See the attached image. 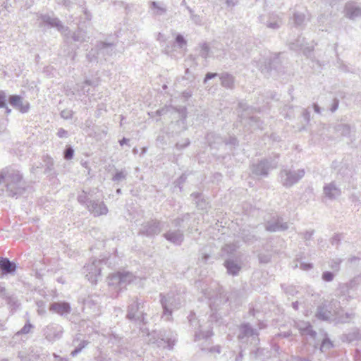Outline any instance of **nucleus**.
<instances>
[{
	"mask_svg": "<svg viewBox=\"0 0 361 361\" xmlns=\"http://www.w3.org/2000/svg\"><path fill=\"white\" fill-rule=\"evenodd\" d=\"M63 327L57 324H50L43 329V334L49 341H54L61 338Z\"/></svg>",
	"mask_w": 361,
	"mask_h": 361,
	"instance_id": "obj_14",
	"label": "nucleus"
},
{
	"mask_svg": "<svg viewBox=\"0 0 361 361\" xmlns=\"http://www.w3.org/2000/svg\"><path fill=\"white\" fill-rule=\"evenodd\" d=\"M190 216L191 215L190 213L183 214L181 216H178L177 218L173 219L172 224L175 227L178 228V229H180V228L183 226V224L185 221H188L190 220Z\"/></svg>",
	"mask_w": 361,
	"mask_h": 361,
	"instance_id": "obj_41",
	"label": "nucleus"
},
{
	"mask_svg": "<svg viewBox=\"0 0 361 361\" xmlns=\"http://www.w3.org/2000/svg\"><path fill=\"white\" fill-rule=\"evenodd\" d=\"M238 107L243 110V113L240 116L242 121L245 120L246 123L254 129L262 130L264 128L263 121L258 116L250 115L254 112H261L262 110L260 107H250L243 102L238 103Z\"/></svg>",
	"mask_w": 361,
	"mask_h": 361,
	"instance_id": "obj_7",
	"label": "nucleus"
},
{
	"mask_svg": "<svg viewBox=\"0 0 361 361\" xmlns=\"http://www.w3.org/2000/svg\"><path fill=\"white\" fill-rule=\"evenodd\" d=\"M42 161L44 164V173L49 176L54 177L56 175V173L54 171V162L52 157L49 154L44 155Z\"/></svg>",
	"mask_w": 361,
	"mask_h": 361,
	"instance_id": "obj_32",
	"label": "nucleus"
},
{
	"mask_svg": "<svg viewBox=\"0 0 361 361\" xmlns=\"http://www.w3.org/2000/svg\"><path fill=\"white\" fill-rule=\"evenodd\" d=\"M306 15L300 11H294L293 16L289 19V24L295 27L302 29L305 25Z\"/></svg>",
	"mask_w": 361,
	"mask_h": 361,
	"instance_id": "obj_27",
	"label": "nucleus"
},
{
	"mask_svg": "<svg viewBox=\"0 0 361 361\" xmlns=\"http://www.w3.org/2000/svg\"><path fill=\"white\" fill-rule=\"evenodd\" d=\"M190 197L192 198L198 209L207 210L209 207V202L202 192H192Z\"/></svg>",
	"mask_w": 361,
	"mask_h": 361,
	"instance_id": "obj_30",
	"label": "nucleus"
},
{
	"mask_svg": "<svg viewBox=\"0 0 361 361\" xmlns=\"http://www.w3.org/2000/svg\"><path fill=\"white\" fill-rule=\"evenodd\" d=\"M164 224L157 219H151L140 225L138 235L149 238H154L161 232Z\"/></svg>",
	"mask_w": 361,
	"mask_h": 361,
	"instance_id": "obj_9",
	"label": "nucleus"
},
{
	"mask_svg": "<svg viewBox=\"0 0 361 361\" xmlns=\"http://www.w3.org/2000/svg\"><path fill=\"white\" fill-rule=\"evenodd\" d=\"M159 298L163 309L162 317L169 321L171 319L173 311L179 309L182 305L180 296L171 292L167 294L160 293Z\"/></svg>",
	"mask_w": 361,
	"mask_h": 361,
	"instance_id": "obj_5",
	"label": "nucleus"
},
{
	"mask_svg": "<svg viewBox=\"0 0 361 361\" xmlns=\"http://www.w3.org/2000/svg\"><path fill=\"white\" fill-rule=\"evenodd\" d=\"M37 21L40 27L56 28L58 31L63 32L68 30L54 14L39 13L37 15Z\"/></svg>",
	"mask_w": 361,
	"mask_h": 361,
	"instance_id": "obj_12",
	"label": "nucleus"
},
{
	"mask_svg": "<svg viewBox=\"0 0 361 361\" xmlns=\"http://www.w3.org/2000/svg\"><path fill=\"white\" fill-rule=\"evenodd\" d=\"M190 326L194 330V341H198L202 339L207 341L213 336V326H212L214 319H216L214 314L210 315V319L207 325L202 326L196 317L194 312H190L187 317Z\"/></svg>",
	"mask_w": 361,
	"mask_h": 361,
	"instance_id": "obj_3",
	"label": "nucleus"
},
{
	"mask_svg": "<svg viewBox=\"0 0 361 361\" xmlns=\"http://www.w3.org/2000/svg\"><path fill=\"white\" fill-rule=\"evenodd\" d=\"M305 174V171L303 169L294 170L291 168H283L281 169L279 177L282 185L288 188L298 183Z\"/></svg>",
	"mask_w": 361,
	"mask_h": 361,
	"instance_id": "obj_8",
	"label": "nucleus"
},
{
	"mask_svg": "<svg viewBox=\"0 0 361 361\" xmlns=\"http://www.w3.org/2000/svg\"><path fill=\"white\" fill-rule=\"evenodd\" d=\"M89 343L87 341H82L79 345L71 353V355L72 357H75L79 353L82 351V350L87 346V345Z\"/></svg>",
	"mask_w": 361,
	"mask_h": 361,
	"instance_id": "obj_55",
	"label": "nucleus"
},
{
	"mask_svg": "<svg viewBox=\"0 0 361 361\" xmlns=\"http://www.w3.org/2000/svg\"><path fill=\"white\" fill-rule=\"evenodd\" d=\"M288 228V225L286 222H283V219L280 216L273 218L267 221L265 224V229L269 232L283 231Z\"/></svg>",
	"mask_w": 361,
	"mask_h": 361,
	"instance_id": "obj_20",
	"label": "nucleus"
},
{
	"mask_svg": "<svg viewBox=\"0 0 361 361\" xmlns=\"http://www.w3.org/2000/svg\"><path fill=\"white\" fill-rule=\"evenodd\" d=\"M109 285L118 286L120 289H122V275L121 271L114 273L109 276Z\"/></svg>",
	"mask_w": 361,
	"mask_h": 361,
	"instance_id": "obj_38",
	"label": "nucleus"
},
{
	"mask_svg": "<svg viewBox=\"0 0 361 361\" xmlns=\"http://www.w3.org/2000/svg\"><path fill=\"white\" fill-rule=\"evenodd\" d=\"M337 68L344 73H353V70L348 67L341 59H337Z\"/></svg>",
	"mask_w": 361,
	"mask_h": 361,
	"instance_id": "obj_52",
	"label": "nucleus"
},
{
	"mask_svg": "<svg viewBox=\"0 0 361 361\" xmlns=\"http://www.w3.org/2000/svg\"><path fill=\"white\" fill-rule=\"evenodd\" d=\"M4 299L12 310H16L20 306V302L18 300L17 297L14 295H7Z\"/></svg>",
	"mask_w": 361,
	"mask_h": 361,
	"instance_id": "obj_42",
	"label": "nucleus"
},
{
	"mask_svg": "<svg viewBox=\"0 0 361 361\" xmlns=\"http://www.w3.org/2000/svg\"><path fill=\"white\" fill-rule=\"evenodd\" d=\"M284 14L283 13L271 12L261 15L259 17V22L267 28L277 30L284 24Z\"/></svg>",
	"mask_w": 361,
	"mask_h": 361,
	"instance_id": "obj_11",
	"label": "nucleus"
},
{
	"mask_svg": "<svg viewBox=\"0 0 361 361\" xmlns=\"http://www.w3.org/2000/svg\"><path fill=\"white\" fill-rule=\"evenodd\" d=\"M121 275H122L123 288H124L127 284L131 283L135 278L134 275L129 271H121Z\"/></svg>",
	"mask_w": 361,
	"mask_h": 361,
	"instance_id": "obj_48",
	"label": "nucleus"
},
{
	"mask_svg": "<svg viewBox=\"0 0 361 361\" xmlns=\"http://www.w3.org/2000/svg\"><path fill=\"white\" fill-rule=\"evenodd\" d=\"M86 209L94 216H99L106 215L108 213V208L102 201L92 200L86 207Z\"/></svg>",
	"mask_w": 361,
	"mask_h": 361,
	"instance_id": "obj_19",
	"label": "nucleus"
},
{
	"mask_svg": "<svg viewBox=\"0 0 361 361\" xmlns=\"http://www.w3.org/2000/svg\"><path fill=\"white\" fill-rule=\"evenodd\" d=\"M190 145V140L189 138H185L184 140L183 143L177 142L175 145V147L178 150H183V149L188 147Z\"/></svg>",
	"mask_w": 361,
	"mask_h": 361,
	"instance_id": "obj_62",
	"label": "nucleus"
},
{
	"mask_svg": "<svg viewBox=\"0 0 361 361\" xmlns=\"http://www.w3.org/2000/svg\"><path fill=\"white\" fill-rule=\"evenodd\" d=\"M240 235L243 241L247 244H252L258 240V237L248 230H243Z\"/></svg>",
	"mask_w": 361,
	"mask_h": 361,
	"instance_id": "obj_37",
	"label": "nucleus"
},
{
	"mask_svg": "<svg viewBox=\"0 0 361 361\" xmlns=\"http://www.w3.org/2000/svg\"><path fill=\"white\" fill-rule=\"evenodd\" d=\"M74 149L71 145H66L63 151V158L66 160H71L74 157Z\"/></svg>",
	"mask_w": 361,
	"mask_h": 361,
	"instance_id": "obj_51",
	"label": "nucleus"
},
{
	"mask_svg": "<svg viewBox=\"0 0 361 361\" xmlns=\"http://www.w3.org/2000/svg\"><path fill=\"white\" fill-rule=\"evenodd\" d=\"M71 306L66 301H56L49 304V310L61 317H66L71 312Z\"/></svg>",
	"mask_w": 361,
	"mask_h": 361,
	"instance_id": "obj_17",
	"label": "nucleus"
},
{
	"mask_svg": "<svg viewBox=\"0 0 361 361\" xmlns=\"http://www.w3.org/2000/svg\"><path fill=\"white\" fill-rule=\"evenodd\" d=\"M0 195L18 199L30 192L32 186L24 178L23 173L13 166L0 171Z\"/></svg>",
	"mask_w": 361,
	"mask_h": 361,
	"instance_id": "obj_1",
	"label": "nucleus"
},
{
	"mask_svg": "<svg viewBox=\"0 0 361 361\" xmlns=\"http://www.w3.org/2000/svg\"><path fill=\"white\" fill-rule=\"evenodd\" d=\"M344 12L345 16L351 20L361 17V8L357 6L353 2H348L345 4Z\"/></svg>",
	"mask_w": 361,
	"mask_h": 361,
	"instance_id": "obj_26",
	"label": "nucleus"
},
{
	"mask_svg": "<svg viewBox=\"0 0 361 361\" xmlns=\"http://www.w3.org/2000/svg\"><path fill=\"white\" fill-rule=\"evenodd\" d=\"M187 10L190 13V20L197 25H202L203 24V18L197 14H195L194 11L189 6H187Z\"/></svg>",
	"mask_w": 361,
	"mask_h": 361,
	"instance_id": "obj_44",
	"label": "nucleus"
},
{
	"mask_svg": "<svg viewBox=\"0 0 361 361\" xmlns=\"http://www.w3.org/2000/svg\"><path fill=\"white\" fill-rule=\"evenodd\" d=\"M71 38L74 42H83L85 41L86 32L81 29H78L71 35Z\"/></svg>",
	"mask_w": 361,
	"mask_h": 361,
	"instance_id": "obj_47",
	"label": "nucleus"
},
{
	"mask_svg": "<svg viewBox=\"0 0 361 361\" xmlns=\"http://www.w3.org/2000/svg\"><path fill=\"white\" fill-rule=\"evenodd\" d=\"M209 47L207 43H203L201 45L200 51V56L204 59H207L209 57Z\"/></svg>",
	"mask_w": 361,
	"mask_h": 361,
	"instance_id": "obj_57",
	"label": "nucleus"
},
{
	"mask_svg": "<svg viewBox=\"0 0 361 361\" xmlns=\"http://www.w3.org/2000/svg\"><path fill=\"white\" fill-rule=\"evenodd\" d=\"M341 262L340 259H333L329 261V266L333 270V272H338L340 270Z\"/></svg>",
	"mask_w": 361,
	"mask_h": 361,
	"instance_id": "obj_53",
	"label": "nucleus"
},
{
	"mask_svg": "<svg viewBox=\"0 0 361 361\" xmlns=\"http://www.w3.org/2000/svg\"><path fill=\"white\" fill-rule=\"evenodd\" d=\"M60 115L64 119H71L73 117V111L69 109H64L61 111Z\"/></svg>",
	"mask_w": 361,
	"mask_h": 361,
	"instance_id": "obj_64",
	"label": "nucleus"
},
{
	"mask_svg": "<svg viewBox=\"0 0 361 361\" xmlns=\"http://www.w3.org/2000/svg\"><path fill=\"white\" fill-rule=\"evenodd\" d=\"M178 111L180 114V118L173 124V127L177 128L176 133L180 134L188 129L186 123L187 109L181 107L178 109Z\"/></svg>",
	"mask_w": 361,
	"mask_h": 361,
	"instance_id": "obj_24",
	"label": "nucleus"
},
{
	"mask_svg": "<svg viewBox=\"0 0 361 361\" xmlns=\"http://www.w3.org/2000/svg\"><path fill=\"white\" fill-rule=\"evenodd\" d=\"M302 331L312 338H314L317 335L316 331L312 329V327L310 324H307L306 326L302 329Z\"/></svg>",
	"mask_w": 361,
	"mask_h": 361,
	"instance_id": "obj_63",
	"label": "nucleus"
},
{
	"mask_svg": "<svg viewBox=\"0 0 361 361\" xmlns=\"http://www.w3.org/2000/svg\"><path fill=\"white\" fill-rule=\"evenodd\" d=\"M99 298L97 295H89L83 300V305L85 307L94 309L99 302Z\"/></svg>",
	"mask_w": 361,
	"mask_h": 361,
	"instance_id": "obj_39",
	"label": "nucleus"
},
{
	"mask_svg": "<svg viewBox=\"0 0 361 361\" xmlns=\"http://www.w3.org/2000/svg\"><path fill=\"white\" fill-rule=\"evenodd\" d=\"M98 85V81L97 80H90V79H86L82 86H81V91L83 92L84 94L88 95L90 93V89L87 88L86 86H91L93 87H95Z\"/></svg>",
	"mask_w": 361,
	"mask_h": 361,
	"instance_id": "obj_43",
	"label": "nucleus"
},
{
	"mask_svg": "<svg viewBox=\"0 0 361 361\" xmlns=\"http://www.w3.org/2000/svg\"><path fill=\"white\" fill-rule=\"evenodd\" d=\"M224 265L226 269L227 273L233 276H237L241 270V266L230 257L224 261Z\"/></svg>",
	"mask_w": 361,
	"mask_h": 361,
	"instance_id": "obj_29",
	"label": "nucleus"
},
{
	"mask_svg": "<svg viewBox=\"0 0 361 361\" xmlns=\"http://www.w3.org/2000/svg\"><path fill=\"white\" fill-rule=\"evenodd\" d=\"M323 192L329 200H335L341 195V189L337 187L334 181L326 184L323 188Z\"/></svg>",
	"mask_w": 361,
	"mask_h": 361,
	"instance_id": "obj_25",
	"label": "nucleus"
},
{
	"mask_svg": "<svg viewBox=\"0 0 361 361\" xmlns=\"http://www.w3.org/2000/svg\"><path fill=\"white\" fill-rule=\"evenodd\" d=\"M342 238V233H335L330 239V243L333 246H336V247H338L341 244Z\"/></svg>",
	"mask_w": 361,
	"mask_h": 361,
	"instance_id": "obj_56",
	"label": "nucleus"
},
{
	"mask_svg": "<svg viewBox=\"0 0 361 361\" xmlns=\"http://www.w3.org/2000/svg\"><path fill=\"white\" fill-rule=\"evenodd\" d=\"M255 62L261 73L266 77L271 75L273 71L277 73L284 71L283 61L281 53L274 54L263 61Z\"/></svg>",
	"mask_w": 361,
	"mask_h": 361,
	"instance_id": "obj_4",
	"label": "nucleus"
},
{
	"mask_svg": "<svg viewBox=\"0 0 361 361\" xmlns=\"http://www.w3.org/2000/svg\"><path fill=\"white\" fill-rule=\"evenodd\" d=\"M163 236L166 240L176 245H180L184 240L183 231L180 229L169 231Z\"/></svg>",
	"mask_w": 361,
	"mask_h": 361,
	"instance_id": "obj_23",
	"label": "nucleus"
},
{
	"mask_svg": "<svg viewBox=\"0 0 361 361\" xmlns=\"http://www.w3.org/2000/svg\"><path fill=\"white\" fill-rule=\"evenodd\" d=\"M331 312L326 304H322L317 308L316 317L322 321H327L331 318Z\"/></svg>",
	"mask_w": 361,
	"mask_h": 361,
	"instance_id": "obj_35",
	"label": "nucleus"
},
{
	"mask_svg": "<svg viewBox=\"0 0 361 361\" xmlns=\"http://www.w3.org/2000/svg\"><path fill=\"white\" fill-rule=\"evenodd\" d=\"M250 350L249 358L251 361L268 360L271 355V351L266 348H260L258 345H252Z\"/></svg>",
	"mask_w": 361,
	"mask_h": 361,
	"instance_id": "obj_16",
	"label": "nucleus"
},
{
	"mask_svg": "<svg viewBox=\"0 0 361 361\" xmlns=\"http://www.w3.org/2000/svg\"><path fill=\"white\" fill-rule=\"evenodd\" d=\"M33 328H34V326L28 320L25 323L24 326L20 331H18L17 333L15 334V335L13 336V339H18V338L20 335H22V334H27L30 333L31 329H33Z\"/></svg>",
	"mask_w": 361,
	"mask_h": 361,
	"instance_id": "obj_46",
	"label": "nucleus"
},
{
	"mask_svg": "<svg viewBox=\"0 0 361 361\" xmlns=\"http://www.w3.org/2000/svg\"><path fill=\"white\" fill-rule=\"evenodd\" d=\"M314 233V230H310V231H306L305 232L300 233L299 235L302 237V238L306 241L305 245L307 246L309 245V243L307 241L310 240L312 239V235Z\"/></svg>",
	"mask_w": 361,
	"mask_h": 361,
	"instance_id": "obj_58",
	"label": "nucleus"
},
{
	"mask_svg": "<svg viewBox=\"0 0 361 361\" xmlns=\"http://www.w3.org/2000/svg\"><path fill=\"white\" fill-rule=\"evenodd\" d=\"M127 176L128 173L126 170L116 171L115 174L113 176L111 180L114 182L118 183L120 181L126 180Z\"/></svg>",
	"mask_w": 361,
	"mask_h": 361,
	"instance_id": "obj_49",
	"label": "nucleus"
},
{
	"mask_svg": "<svg viewBox=\"0 0 361 361\" xmlns=\"http://www.w3.org/2000/svg\"><path fill=\"white\" fill-rule=\"evenodd\" d=\"M238 338L241 343L250 342L251 345L255 346L258 345L260 341L257 331L249 323H244L240 326Z\"/></svg>",
	"mask_w": 361,
	"mask_h": 361,
	"instance_id": "obj_10",
	"label": "nucleus"
},
{
	"mask_svg": "<svg viewBox=\"0 0 361 361\" xmlns=\"http://www.w3.org/2000/svg\"><path fill=\"white\" fill-rule=\"evenodd\" d=\"M176 43L180 48H183L187 44V41L181 34H178L175 39Z\"/></svg>",
	"mask_w": 361,
	"mask_h": 361,
	"instance_id": "obj_60",
	"label": "nucleus"
},
{
	"mask_svg": "<svg viewBox=\"0 0 361 361\" xmlns=\"http://www.w3.org/2000/svg\"><path fill=\"white\" fill-rule=\"evenodd\" d=\"M111 49V44L99 42L97 44L95 48L91 49L87 54L86 57L89 62L97 61L100 54H104L105 49Z\"/></svg>",
	"mask_w": 361,
	"mask_h": 361,
	"instance_id": "obj_21",
	"label": "nucleus"
},
{
	"mask_svg": "<svg viewBox=\"0 0 361 361\" xmlns=\"http://www.w3.org/2000/svg\"><path fill=\"white\" fill-rule=\"evenodd\" d=\"M205 140L211 148H218L219 145H221L224 142V137L214 132L207 133Z\"/></svg>",
	"mask_w": 361,
	"mask_h": 361,
	"instance_id": "obj_28",
	"label": "nucleus"
},
{
	"mask_svg": "<svg viewBox=\"0 0 361 361\" xmlns=\"http://www.w3.org/2000/svg\"><path fill=\"white\" fill-rule=\"evenodd\" d=\"M335 276L334 272L325 271L322 273V279L326 282H331L334 280Z\"/></svg>",
	"mask_w": 361,
	"mask_h": 361,
	"instance_id": "obj_59",
	"label": "nucleus"
},
{
	"mask_svg": "<svg viewBox=\"0 0 361 361\" xmlns=\"http://www.w3.org/2000/svg\"><path fill=\"white\" fill-rule=\"evenodd\" d=\"M147 341L149 343L156 344L158 347L165 348L166 345L171 349L175 344V340L169 338L166 336L165 330L152 331L147 332Z\"/></svg>",
	"mask_w": 361,
	"mask_h": 361,
	"instance_id": "obj_13",
	"label": "nucleus"
},
{
	"mask_svg": "<svg viewBox=\"0 0 361 361\" xmlns=\"http://www.w3.org/2000/svg\"><path fill=\"white\" fill-rule=\"evenodd\" d=\"M219 78L221 80V85L222 87L232 90L235 87V77L227 73L224 72L219 75Z\"/></svg>",
	"mask_w": 361,
	"mask_h": 361,
	"instance_id": "obj_31",
	"label": "nucleus"
},
{
	"mask_svg": "<svg viewBox=\"0 0 361 361\" xmlns=\"http://www.w3.org/2000/svg\"><path fill=\"white\" fill-rule=\"evenodd\" d=\"M305 43V38L301 36H299L293 42H290L289 43V48L293 51H298L302 49Z\"/></svg>",
	"mask_w": 361,
	"mask_h": 361,
	"instance_id": "obj_40",
	"label": "nucleus"
},
{
	"mask_svg": "<svg viewBox=\"0 0 361 361\" xmlns=\"http://www.w3.org/2000/svg\"><path fill=\"white\" fill-rule=\"evenodd\" d=\"M16 262L11 261L7 257H0V277L6 276H14L17 270Z\"/></svg>",
	"mask_w": 361,
	"mask_h": 361,
	"instance_id": "obj_15",
	"label": "nucleus"
},
{
	"mask_svg": "<svg viewBox=\"0 0 361 361\" xmlns=\"http://www.w3.org/2000/svg\"><path fill=\"white\" fill-rule=\"evenodd\" d=\"M8 97L4 90H0V109L6 107L8 102Z\"/></svg>",
	"mask_w": 361,
	"mask_h": 361,
	"instance_id": "obj_61",
	"label": "nucleus"
},
{
	"mask_svg": "<svg viewBox=\"0 0 361 361\" xmlns=\"http://www.w3.org/2000/svg\"><path fill=\"white\" fill-rule=\"evenodd\" d=\"M99 264H100V261L94 259L91 264L85 266L87 272L86 277L92 283H95L97 277L101 274V269L98 267Z\"/></svg>",
	"mask_w": 361,
	"mask_h": 361,
	"instance_id": "obj_22",
	"label": "nucleus"
},
{
	"mask_svg": "<svg viewBox=\"0 0 361 361\" xmlns=\"http://www.w3.org/2000/svg\"><path fill=\"white\" fill-rule=\"evenodd\" d=\"M226 145L231 146V149H234L239 145V141L235 135H230L228 138H224V142Z\"/></svg>",
	"mask_w": 361,
	"mask_h": 361,
	"instance_id": "obj_50",
	"label": "nucleus"
},
{
	"mask_svg": "<svg viewBox=\"0 0 361 361\" xmlns=\"http://www.w3.org/2000/svg\"><path fill=\"white\" fill-rule=\"evenodd\" d=\"M187 180V175L185 173H182L174 182L175 186L178 187L180 191L183 190V185L185 183Z\"/></svg>",
	"mask_w": 361,
	"mask_h": 361,
	"instance_id": "obj_54",
	"label": "nucleus"
},
{
	"mask_svg": "<svg viewBox=\"0 0 361 361\" xmlns=\"http://www.w3.org/2000/svg\"><path fill=\"white\" fill-rule=\"evenodd\" d=\"M334 132L341 137H350L351 126L345 123H336L334 126Z\"/></svg>",
	"mask_w": 361,
	"mask_h": 361,
	"instance_id": "obj_34",
	"label": "nucleus"
},
{
	"mask_svg": "<svg viewBox=\"0 0 361 361\" xmlns=\"http://www.w3.org/2000/svg\"><path fill=\"white\" fill-rule=\"evenodd\" d=\"M334 343L330 340V338L327 336V335H325V337L322 341L321 345H320V350L323 353H325L330 349L334 348Z\"/></svg>",
	"mask_w": 361,
	"mask_h": 361,
	"instance_id": "obj_45",
	"label": "nucleus"
},
{
	"mask_svg": "<svg viewBox=\"0 0 361 361\" xmlns=\"http://www.w3.org/2000/svg\"><path fill=\"white\" fill-rule=\"evenodd\" d=\"M95 189H89V190H82L77 197L78 202L82 204L85 206V207L88 205L90 202L92 201V194L94 193Z\"/></svg>",
	"mask_w": 361,
	"mask_h": 361,
	"instance_id": "obj_33",
	"label": "nucleus"
},
{
	"mask_svg": "<svg viewBox=\"0 0 361 361\" xmlns=\"http://www.w3.org/2000/svg\"><path fill=\"white\" fill-rule=\"evenodd\" d=\"M341 339L343 342L348 343L360 341L361 340V333L358 329H353L349 333L343 334Z\"/></svg>",
	"mask_w": 361,
	"mask_h": 361,
	"instance_id": "obj_36",
	"label": "nucleus"
},
{
	"mask_svg": "<svg viewBox=\"0 0 361 361\" xmlns=\"http://www.w3.org/2000/svg\"><path fill=\"white\" fill-rule=\"evenodd\" d=\"M145 312V301L139 300L137 297L132 299L127 309L126 319L135 323L147 324Z\"/></svg>",
	"mask_w": 361,
	"mask_h": 361,
	"instance_id": "obj_6",
	"label": "nucleus"
},
{
	"mask_svg": "<svg viewBox=\"0 0 361 361\" xmlns=\"http://www.w3.org/2000/svg\"><path fill=\"white\" fill-rule=\"evenodd\" d=\"M8 102L11 106L23 114L27 113L30 109L29 102L24 101L23 97L18 94L9 95Z\"/></svg>",
	"mask_w": 361,
	"mask_h": 361,
	"instance_id": "obj_18",
	"label": "nucleus"
},
{
	"mask_svg": "<svg viewBox=\"0 0 361 361\" xmlns=\"http://www.w3.org/2000/svg\"><path fill=\"white\" fill-rule=\"evenodd\" d=\"M280 154L272 152L269 156L264 157L250 165V169L252 176L259 178H267L270 171L279 166Z\"/></svg>",
	"mask_w": 361,
	"mask_h": 361,
	"instance_id": "obj_2",
	"label": "nucleus"
}]
</instances>
